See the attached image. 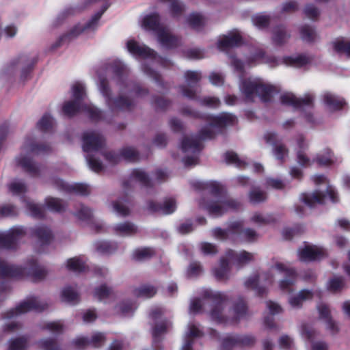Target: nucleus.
I'll return each instance as SVG.
<instances>
[{
	"instance_id": "8",
	"label": "nucleus",
	"mask_w": 350,
	"mask_h": 350,
	"mask_svg": "<svg viewBox=\"0 0 350 350\" xmlns=\"http://www.w3.org/2000/svg\"><path fill=\"white\" fill-rule=\"evenodd\" d=\"M49 304L38 297H31L20 303L14 309L10 310L5 314V320L1 325V331L3 334H12L22 328V324L15 321L9 320L18 315L31 310L42 311L46 309Z\"/></svg>"
},
{
	"instance_id": "37",
	"label": "nucleus",
	"mask_w": 350,
	"mask_h": 350,
	"mask_svg": "<svg viewBox=\"0 0 350 350\" xmlns=\"http://www.w3.org/2000/svg\"><path fill=\"white\" fill-rule=\"evenodd\" d=\"M290 38V34L283 25L274 27L272 30L271 39L276 45L284 44Z\"/></svg>"
},
{
	"instance_id": "27",
	"label": "nucleus",
	"mask_w": 350,
	"mask_h": 350,
	"mask_svg": "<svg viewBox=\"0 0 350 350\" xmlns=\"http://www.w3.org/2000/svg\"><path fill=\"white\" fill-rule=\"evenodd\" d=\"M111 230L118 237H130L135 235L139 232V228L134 223L126 221L113 224Z\"/></svg>"
},
{
	"instance_id": "35",
	"label": "nucleus",
	"mask_w": 350,
	"mask_h": 350,
	"mask_svg": "<svg viewBox=\"0 0 350 350\" xmlns=\"http://www.w3.org/2000/svg\"><path fill=\"white\" fill-rule=\"evenodd\" d=\"M276 220L277 218L273 214L260 212L254 213L250 217V221L258 226H266L274 223Z\"/></svg>"
},
{
	"instance_id": "24",
	"label": "nucleus",
	"mask_w": 350,
	"mask_h": 350,
	"mask_svg": "<svg viewBox=\"0 0 350 350\" xmlns=\"http://www.w3.org/2000/svg\"><path fill=\"white\" fill-rule=\"evenodd\" d=\"M203 335L202 331L200 329L199 325L189 323L187 330L184 336V341L181 350H192V346L196 341Z\"/></svg>"
},
{
	"instance_id": "43",
	"label": "nucleus",
	"mask_w": 350,
	"mask_h": 350,
	"mask_svg": "<svg viewBox=\"0 0 350 350\" xmlns=\"http://www.w3.org/2000/svg\"><path fill=\"white\" fill-rule=\"evenodd\" d=\"M23 202H25L27 213L31 216L38 219L44 217V210L41 205L29 200L23 199Z\"/></svg>"
},
{
	"instance_id": "31",
	"label": "nucleus",
	"mask_w": 350,
	"mask_h": 350,
	"mask_svg": "<svg viewBox=\"0 0 350 350\" xmlns=\"http://www.w3.org/2000/svg\"><path fill=\"white\" fill-rule=\"evenodd\" d=\"M25 273H28L35 280H41L46 276L47 271L44 267L39 265L36 260H32L26 267L20 268L19 275Z\"/></svg>"
},
{
	"instance_id": "62",
	"label": "nucleus",
	"mask_w": 350,
	"mask_h": 350,
	"mask_svg": "<svg viewBox=\"0 0 350 350\" xmlns=\"http://www.w3.org/2000/svg\"><path fill=\"white\" fill-rule=\"evenodd\" d=\"M237 340V345L239 347H251L256 342L255 338L249 334H235Z\"/></svg>"
},
{
	"instance_id": "2",
	"label": "nucleus",
	"mask_w": 350,
	"mask_h": 350,
	"mask_svg": "<svg viewBox=\"0 0 350 350\" xmlns=\"http://www.w3.org/2000/svg\"><path fill=\"white\" fill-rule=\"evenodd\" d=\"M275 272L283 276V278L279 280L278 285L282 292L288 293L287 301L293 309H300L304 302L312 299L314 293L311 290L304 288L293 293L296 282V271L282 262H276L271 267L268 272H256L250 275L245 280L244 286L255 291L258 296L262 297L267 293V286L273 283Z\"/></svg>"
},
{
	"instance_id": "7",
	"label": "nucleus",
	"mask_w": 350,
	"mask_h": 350,
	"mask_svg": "<svg viewBox=\"0 0 350 350\" xmlns=\"http://www.w3.org/2000/svg\"><path fill=\"white\" fill-rule=\"evenodd\" d=\"M239 89L247 102L254 101L256 97L263 102L270 101L278 92L275 86L258 77L241 79Z\"/></svg>"
},
{
	"instance_id": "36",
	"label": "nucleus",
	"mask_w": 350,
	"mask_h": 350,
	"mask_svg": "<svg viewBox=\"0 0 350 350\" xmlns=\"http://www.w3.org/2000/svg\"><path fill=\"white\" fill-rule=\"evenodd\" d=\"M317 310L320 319L324 321L327 328L333 332H336L338 330L337 326L330 317V311L328 306L326 304H320L317 306Z\"/></svg>"
},
{
	"instance_id": "29",
	"label": "nucleus",
	"mask_w": 350,
	"mask_h": 350,
	"mask_svg": "<svg viewBox=\"0 0 350 350\" xmlns=\"http://www.w3.org/2000/svg\"><path fill=\"white\" fill-rule=\"evenodd\" d=\"M226 254L230 261L239 267H242L254 260V254L245 250L236 252L230 250Z\"/></svg>"
},
{
	"instance_id": "10",
	"label": "nucleus",
	"mask_w": 350,
	"mask_h": 350,
	"mask_svg": "<svg viewBox=\"0 0 350 350\" xmlns=\"http://www.w3.org/2000/svg\"><path fill=\"white\" fill-rule=\"evenodd\" d=\"M315 184H323L324 188L316 190L312 193H304L300 195V203L312 208L316 204H321L325 202L327 199H330L333 202H337V194L334 189L328 185L325 177L323 175H315L312 178Z\"/></svg>"
},
{
	"instance_id": "14",
	"label": "nucleus",
	"mask_w": 350,
	"mask_h": 350,
	"mask_svg": "<svg viewBox=\"0 0 350 350\" xmlns=\"http://www.w3.org/2000/svg\"><path fill=\"white\" fill-rule=\"evenodd\" d=\"M126 47L133 55L146 61H150L154 64L167 66L170 64L168 60L157 55L154 51L144 44H139L134 39H129L126 42Z\"/></svg>"
},
{
	"instance_id": "4",
	"label": "nucleus",
	"mask_w": 350,
	"mask_h": 350,
	"mask_svg": "<svg viewBox=\"0 0 350 350\" xmlns=\"http://www.w3.org/2000/svg\"><path fill=\"white\" fill-rule=\"evenodd\" d=\"M200 295L202 298L211 299L217 304L210 312L211 319L216 322H238L245 318L249 314L247 304L242 298H239L235 301L232 308L226 310L224 308V304L229 300L227 293L204 288Z\"/></svg>"
},
{
	"instance_id": "50",
	"label": "nucleus",
	"mask_w": 350,
	"mask_h": 350,
	"mask_svg": "<svg viewBox=\"0 0 350 350\" xmlns=\"http://www.w3.org/2000/svg\"><path fill=\"white\" fill-rule=\"evenodd\" d=\"M94 296L100 301H105L113 295V291L111 288L105 284H101L94 289Z\"/></svg>"
},
{
	"instance_id": "40",
	"label": "nucleus",
	"mask_w": 350,
	"mask_h": 350,
	"mask_svg": "<svg viewBox=\"0 0 350 350\" xmlns=\"http://www.w3.org/2000/svg\"><path fill=\"white\" fill-rule=\"evenodd\" d=\"M187 23L192 29L200 31L205 26L206 21L202 14L193 13L187 18Z\"/></svg>"
},
{
	"instance_id": "38",
	"label": "nucleus",
	"mask_w": 350,
	"mask_h": 350,
	"mask_svg": "<svg viewBox=\"0 0 350 350\" xmlns=\"http://www.w3.org/2000/svg\"><path fill=\"white\" fill-rule=\"evenodd\" d=\"M319 165L328 166L338 162L337 158L329 149H325L314 158Z\"/></svg>"
},
{
	"instance_id": "51",
	"label": "nucleus",
	"mask_w": 350,
	"mask_h": 350,
	"mask_svg": "<svg viewBox=\"0 0 350 350\" xmlns=\"http://www.w3.org/2000/svg\"><path fill=\"white\" fill-rule=\"evenodd\" d=\"M46 207L53 212H62L65 209V204L59 198L48 197L45 200Z\"/></svg>"
},
{
	"instance_id": "13",
	"label": "nucleus",
	"mask_w": 350,
	"mask_h": 350,
	"mask_svg": "<svg viewBox=\"0 0 350 350\" xmlns=\"http://www.w3.org/2000/svg\"><path fill=\"white\" fill-rule=\"evenodd\" d=\"M108 7L109 5H103L101 10L95 13L89 21L83 23L75 25L66 34L59 38L55 46L58 47L62 42L75 38L81 33L89 34L94 32L99 27L100 18Z\"/></svg>"
},
{
	"instance_id": "33",
	"label": "nucleus",
	"mask_w": 350,
	"mask_h": 350,
	"mask_svg": "<svg viewBox=\"0 0 350 350\" xmlns=\"http://www.w3.org/2000/svg\"><path fill=\"white\" fill-rule=\"evenodd\" d=\"M141 25L146 30L153 31L156 35L160 29L165 28L160 23L159 15L157 13L146 15L142 21Z\"/></svg>"
},
{
	"instance_id": "46",
	"label": "nucleus",
	"mask_w": 350,
	"mask_h": 350,
	"mask_svg": "<svg viewBox=\"0 0 350 350\" xmlns=\"http://www.w3.org/2000/svg\"><path fill=\"white\" fill-rule=\"evenodd\" d=\"M161 2L168 3L170 13L174 17H179L185 11V5L179 0H160Z\"/></svg>"
},
{
	"instance_id": "28",
	"label": "nucleus",
	"mask_w": 350,
	"mask_h": 350,
	"mask_svg": "<svg viewBox=\"0 0 350 350\" xmlns=\"http://www.w3.org/2000/svg\"><path fill=\"white\" fill-rule=\"evenodd\" d=\"M176 208V200L172 198L165 199L162 204L152 201L148 204V209L150 211L162 215L171 214L175 211Z\"/></svg>"
},
{
	"instance_id": "45",
	"label": "nucleus",
	"mask_w": 350,
	"mask_h": 350,
	"mask_svg": "<svg viewBox=\"0 0 350 350\" xmlns=\"http://www.w3.org/2000/svg\"><path fill=\"white\" fill-rule=\"evenodd\" d=\"M157 293V289L154 286L150 284L142 285L133 291V294L138 297L150 298L153 297Z\"/></svg>"
},
{
	"instance_id": "41",
	"label": "nucleus",
	"mask_w": 350,
	"mask_h": 350,
	"mask_svg": "<svg viewBox=\"0 0 350 350\" xmlns=\"http://www.w3.org/2000/svg\"><path fill=\"white\" fill-rule=\"evenodd\" d=\"M326 287L332 293H339L345 287V278L342 276L335 275L327 281Z\"/></svg>"
},
{
	"instance_id": "16",
	"label": "nucleus",
	"mask_w": 350,
	"mask_h": 350,
	"mask_svg": "<svg viewBox=\"0 0 350 350\" xmlns=\"http://www.w3.org/2000/svg\"><path fill=\"white\" fill-rule=\"evenodd\" d=\"M314 98V97L311 93L305 94L302 98H297L292 93H286L280 97L282 104L301 109L312 108L313 107Z\"/></svg>"
},
{
	"instance_id": "26",
	"label": "nucleus",
	"mask_w": 350,
	"mask_h": 350,
	"mask_svg": "<svg viewBox=\"0 0 350 350\" xmlns=\"http://www.w3.org/2000/svg\"><path fill=\"white\" fill-rule=\"evenodd\" d=\"M301 336L311 343V350H328L327 343L321 340H314L317 331L308 325H303L301 329Z\"/></svg>"
},
{
	"instance_id": "21",
	"label": "nucleus",
	"mask_w": 350,
	"mask_h": 350,
	"mask_svg": "<svg viewBox=\"0 0 350 350\" xmlns=\"http://www.w3.org/2000/svg\"><path fill=\"white\" fill-rule=\"evenodd\" d=\"M34 64L35 61L33 58L26 55H23L13 59L10 63L5 72L12 74L16 70H20L22 72V75L24 76L31 69Z\"/></svg>"
},
{
	"instance_id": "17",
	"label": "nucleus",
	"mask_w": 350,
	"mask_h": 350,
	"mask_svg": "<svg viewBox=\"0 0 350 350\" xmlns=\"http://www.w3.org/2000/svg\"><path fill=\"white\" fill-rule=\"evenodd\" d=\"M102 154L105 159L111 165L118 163L122 159L128 161H135L139 159V153L133 147L122 148L120 154L111 150L102 152Z\"/></svg>"
},
{
	"instance_id": "20",
	"label": "nucleus",
	"mask_w": 350,
	"mask_h": 350,
	"mask_svg": "<svg viewBox=\"0 0 350 350\" xmlns=\"http://www.w3.org/2000/svg\"><path fill=\"white\" fill-rule=\"evenodd\" d=\"M298 258L303 262L321 260L326 256L325 250L317 245H306L298 250Z\"/></svg>"
},
{
	"instance_id": "63",
	"label": "nucleus",
	"mask_w": 350,
	"mask_h": 350,
	"mask_svg": "<svg viewBox=\"0 0 350 350\" xmlns=\"http://www.w3.org/2000/svg\"><path fill=\"white\" fill-rule=\"evenodd\" d=\"M38 344L42 350H62L56 340L53 338L42 339L39 341Z\"/></svg>"
},
{
	"instance_id": "18",
	"label": "nucleus",
	"mask_w": 350,
	"mask_h": 350,
	"mask_svg": "<svg viewBox=\"0 0 350 350\" xmlns=\"http://www.w3.org/2000/svg\"><path fill=\"white\" fill-rule=\"evenodd\" d=\"M25 234L22 226H15L7 232H0V249L13 248Z\"/></svg>"
},
{
	"instance_id": "5",
	"label": "nucleus",
	"mask_w": 350,
	"mask_h": 350,
	"mask_svg": "<svg viewBox=\"0 0 350 350\" xmlns=\"http://www.w3.org/2000/svg\"><path fill=\"white\" fill-rule=\"evenodd\" d=\"M191 185L196 189L206 191L216 196L219 195L215 200H212L208 203L205 202L204 200H202L199 202L200 206L207 211L213 217L221 216L228 212L237 210L241 206V202L237 200L221 196L222 187L215 181L195 180L191 183Z\"/></svg>"
},
{
	"instance_id": "6",
	"label": "nucleus",
	"mask_w": 350,
	"mask_h": 350,
	"mask_svg": "<svg viewBox=\"0 0 350 350\" xmlns=\"http://www.w3.org/2000/svg\"><path fill=\"white\" fill-rule=\"evenodd\" d=\"M49 145L40 144L33 135L25 138L20 154L16 157V164L31 176H38L42 171L41 166L35 163L31 155L40 154L47 152Z\"/></svg>"
},
{
	"instance_id": "57",
	"label": "nucleus",
	"mask_w": 350,
	"mask_h": 350,
	"mask_svg": "<svg viewBox=\"0 0 350 350\" xmlns=\"http://www.w3.org/2000/svg\"><path fill=\"white\" fill-rule=\"evenodd\" d=\"M27 342L28 338L26 336L12 338L8 350H24L27 347Z\"/></svg>"
},
{
	"instance_id": "3",
	"label": "nucleus",
	"mask_w": 350,
	"mask_h": 350,
	"mask_svg": "<svg viewBox=\"0 0 350 350\" xmlns=\"http://www.w3.org/2000/svg\"><path fill=\"white\" fill-rule=\"evenodd\" d=\"M208 124L199 133V136H185L182 141L181 148L184 156L183 161L185 165H196L198 160L200 152L202 149V140L213 138L221 132V129L232 125L236 122V117L231 113H222L217 116H208Z\"/></svg>"
},
{
	"instance_id": "59",
	"label": "nucleus",
	"mask_w": 350,
	"mask_h": 350,
	"mask_svg": "<svg viewBox=\"0 0 350 350\" xmlns=\"http://www.w3.org/2000/svg\"><path fill=\"white\" fill-rule=\"evenodd\" d=\"M301 38L306 42H312L316 40L317 34L314 28L310 25H304L300 28Z\"/></svg>"
},
{
	"instance_id": "1",
	"label": "nucleus",
	"mask_w": 350,
	"mask_h": 350,
	"mask_svg": "<svg viewBox=\"0 0 350 350\" xmlns=\"http://www.w3.org/2000/svg\"><path fill=\"white\" fill-rule=\"evenodd\" d=\"M110 68L115 75L113 80L118 88L117 96L112 94L109 81L103 73L105 70L100 69L96 72V86L107 108L106 111H103L94 105L83 103L86 96L85 85L77 81L71 87L72 98L64 103V113L68 116H72L78 112L83 111L92 120L111 123L113 118L119 112L132 109L135 105V97L142 98L148 94L146 89L126 78L128 68L121 60H113L110 64Z\"/></svg>"
},
{
	"instance_id": "47",
	"label": "nucleus",
	"mask_w": 350,
	"mask_h": 350,
	"mask_svg": "<svg viewBox=\"0 0 350 350\" xmlns=\"http://www.w3.org/2000/svg\"><path fill=\"white\" fill-rule=\"evenodd\" d=\"M250 202L252 204H259L267 200V193L258 187H253L248 194Z\"/></svg>"
},
{
	"instance_id": "49",
	"label": "nucleus",
	"mask_w": 350,
	"mask_h": 350,
	"mask_svg": "<svg viewBox=\"0 0 350 350\" xmlns=\"http://www.w3.org/2000/svg\"><path fill=\"white\" fill-rule=\"evenodd\" d=\"M237 340L235 334H226L220 338L221 350H232L237 347Z\"/></svg>"
},
{
	"instance_id": "64",
	"label": "nucleus",
	"mask_w": 350,
	"mask_h": 350,
	"mask_svg": "<svg viewBox=\"0 0 350 350\" xmlns=\"http://www.w3.org/2000/svg\"><path fill=\"white\" fill-rule=\"evenodd\" d=\"M54 123L53 118L51 116L46 114L38 122L37 126L41 131H47L53 126Z\"/></svg>"
},
{
	"instance_id": "19",
	"label": "nucleus",
	"mask_w": 350,
	"mask_h": 350,
	"mask_svg": "<svg viewBox=\"0 0 350 350\" xmlns=\"http://www.w3.org/2000/svg\"><path fill=\"white\" fill-rule=\"evenodd\" d=\"M51 184L60 191L72 192L81 196H88L91 191L90 186L87 184L77 183L68 184L57 178H53L51 180Z\"/></svg>"
},
{
	"instance_id": "9",
	"label": "nucleus",
	"mask_w": 350,
	"mask_h": 350,
	"mask_svg": "<svg viewBox=\"0 0 350 350\" xmlns=\"http://www.w3.org/2000/svg\"><path fill=\"white\" fill-rule=\"evenodd\" d=\"M312 57L306 54H297L291 56H285L282 59H279L273 55H265L260 49L257 50L254 54L248 58V64L256 65L258 64H265L270 67H275L280 64L300 68L310 64L312 62Z\"/></svg>"
},
{
	"instance_id": "11",
	"label": "nucleus",
	"mask_w": 350,
	"mask_h": 350,
	"mask_svg": "<svg viewBox=\"0 0 350 350\" xmlns=\"http://www.w3.org/2000/svg\"><path fill=\"white\" fill-rule=\"evenodd\" d=\"M105 144L103 136L98 132L87 131L83 135V150L87 152L86 160L90 168L99 172L103 169V163L90 153L97 152L103 148Z\"/></svg>"
},
{
	"instance_id": "52",
	"label": "nucleus",
	"mask_w": 350,
	"mask_h": 350,
	"mask_svg": "<svg viewBox=\"0 0 350 350\" xmlns=\"http://www.w3.org/2000/svg\"><path fill=\"white\" fill-rule=\"evenodd\" d=\"M226 162L228 164L233 165L239 168H245L248 166V163L244 160H241L238 155L233 152H228L225 154Z\"/></svg>"
},
{
	"instance_id": "22",
	"label": "nucleus",
	"mask_w": 350,
	"mask_h": 350,
	"mask_svg": "<svg viewBox=\"0 0 350 350\" xmlns=\"http://www.w3.org/2000/svg\"><path fill=\"white\" fill-rule=\"evenodd\" d=\"M32 236L40 246H47L51 243L54 236L50 228L45 225H38L31 229Z\"/></svg>"
},
{
	"instance_id": "61",
	"label": "nucleus",
	"mask_w": 350,
	"mask_h": 350,
	"mask_svg": "<svg viewBox=\"0 0 350 350\" xmlns=\"http://www.w3.org/2000/svg\"><path fill=\"white\" fill-rule=\"evenodd\" d=\"M136 308L134 304L130 301H123L120 302L116 308L118 313L124 315L129 314Z\"/></svg>"
},
{
	"instance_id": "25",
	"label": "nucleus",
	"mask_w": 350,
	"mask_h": 350,
	"mask_svg": "<svg viewBox=\"0 0 350 350\" xmlns=\"http://www.w3.org/2000/svg\"><path fill=\"white\" fill-rule=\"evenodd\" d=\"M157 38L161 46L166 49H174L180 44V38L167 27L160 29Z\"/></svg>"
},
{
	"instance_id": "23",
	"label": "nucleus",
	"mask_w": 350,
	"mask_h": 350,
	"mask_svg": "<svg viewBox=\"0 0 350 350\" xmlns=\"http://www.w3.org/2000/svg\"><path fill=\"white\" fill-rule=\"evenodd\" d=\"M242 36L240 32L236 29L226 35L220 36L217 41V46L220 50L225 51L230 48L239 46L242 44Z\"/></svg>"
},
{
	"instance_id": "32",
	"label": "nucleus",
	"mask_w": 350,
	"mask_h": 350,
	"mask_svg": "<svg viewBox=\"0 0 350 350\" xmlns=\"http://www.w3.org/2000/svg\"><path fill=\"white\" fill-rule=\"evenodd\" d=\"M230 260L227 256L221 257L217 265L213 268L214 277L219 281H226L230 278Z\"/></svg>"
},
{
	"instance_id": "55",
	"label": "nucleus",
	"mask_w": 350,
	"mask_h": 350,
	"mask_svg": "<svg viewBox=\"0 0 350 350\" xmlns=\"http://www.w3.org/2000/svg\"><path fill=\"white\" fill-rule=\"evenodd\" d=\"M73 214L81 220H86L92 216L93 212L89 207L84 204H79L77 206Z\"/></svg>"
},
{
	"instance_id": "39",
	"label": "nucleus",
	"mask_w": 350,
	"mask_h": 350,
	"mask_svg": "<svg viewBox=\"0 0 350 350\" xmlns=\"http://www.w3.org/2000/svg\"><path fill=\"white\" fill-rule=\"evenodd\" d=\"M61 299L64 302L74 305L79 302V297L75 289L66 286L62 290Z\"/></svg>"
},
{
	"instance_id": "53",
	"label": "nucleus",
	"mask_w": 350,
	"mask_h": 350,
	"mask_svg": "<svg viewBox=\"0 0 350 350\" xmlns=\"http://www.w3.org/2000/svg\"><path fill=\"white\" fill-rule=\"evenodd\" d=\"M334 47L338 53L350 58V40H337L334 43Z\"/></svg>"
},
{
	"instance_id": "60",
	"label": "nucleus",
	"mask_w": 350,
	"mask_h": 350,
	"mask_svg": "<svg viewBox=\"0 0 350 350\" xmlns=\"http://www.w3.org/2000/svg\"><path fill=\"white\" fill-rule=\"evenodd\" d=\"M252 21L256 27L259 29L267 27L271 21V18L269 15L265 14H259L254 16L252 18Z\"/></svg>"
},
{
	"instance_id": "54",
	"label": "nucleus",
	"mask_w": 350,
	"mask_h": 350,
	"mask_svg": "<svg viewBox=\"0 0 350 350\" xmlns=\"http://www.w3.org/2000/svg\"><path fill=\"white\" fill-rule=\"evenodd\" d=\"M126 200L122 199L113 201L111 204L112 210L116 214L122 217H126L130 215V209L125 204Z\"/></svg>"
},
{
	"instance_id": "56",
	"label": "nucleus",
	"mask_w": 350,
	"mask_h": 350,
	"mask_svg": "<svg viewBox=\"0 0 350 350\" xmlns=\"http://www.w3.org/2000/svg\"><path fill=\"white\" fill-rule=\"evenodd\" d=\"M154 254L152 249L144 247L135 250L133 253V258L136 260H145L152 257Z\"/></svg>"
},
{
	"instance_id": "15",
	"label": "nucleus",
	"mask_w": 350,
	"mask_h": 350,
	"mask_svg": "<svg viewBox=\"0 0 350 350\" xmlns=\"http://www.w3.org/2000/svg\"><path fill=\"white\" fill-rule=\"evenodd\" d=\"M186 84L180 87L182 94L190 99H196L198 90L196 85L201 79L199 71L187 70L185 72Z\"/></svg>"
},
{
	"instance_id": "30",
	"label": "nucleus",
	"mask_w": 350,
	"mask_h": 350,
	"mask_svg": "<svg viewBox=\"0 0 350 350\" xmlns=\"http://www.w3.org/2000/svg\"><path fill=\"white\" fill-rule=\"evenodd\" d=\"M134 182L139 183L142 186L146 187L152 185V180L147 173L141 169H135L132 172L129 180L124 183V188L133 187Z\"/></svg>"
},
{
	"instance_id": "48",
	"label": "nucleus",
	"mask_w": 350,
	"mask_h": 350,
	"mask_svg": "<svg viewBox=\"0 0 350 350\" xmlns=\"http://www.w3.org/2000/svg\"><path fill=\"white\" fill-rule=\"evenodd\" d=\"M20 269L10 266L5 261L0 258V278L15 277L19 275Z\"/></svg>"
},
{
	"instance_id": "58",
	"label": "nucleus",
	"mask_w": 350,
	"mask_h": 350,
	"mask_svg": "<svg viewBox=\"0 0 350 350\" xmlns=\"http://www.w3.org/2000/svg\"><path fill=\"white\" fill-rule=\"evenodd\" d=\"M9 190L14 195H21L27 191V186L21 180H14L9 185Z\"/></svg>"
},
{
	"instance_id": "44",
	"label": "nucleus",
	"mask_w": 350,
	"mask_h": 350,
	"mask_svg": "<svg viewBox=\"0 0 350 350\" xmlns=\"http://www.w3.org/2000/svg\"><path fill=\"white\" fill-rule=\"evenodd\" d=\"M95 249L101 254H110L118 249V244L114 242L100 241L94 243Z\"/></svg>"
},
{
	"instance_id": "12",
	"label": "nucleus",
	"mask_w": 350,
	"mask_h": 350,
	"mask_svg": "<svg viewBox=\"0 0 350 350\" xmlns=\"http://www.w3.org/2000/svg\"><path fill=\"white\" fill-rule=\"evenodd\" d=\"M243 224L240 221H232L228 224L227 229L216 228L212 230V235L217 239L225 240L227 239H235L236 236L240 239L247 242H254L259 234L252 228L242 229Z\"/></svg>"
},
{
	"instance_id": "42",
	"label": "nucleus",
	"mask_w": 350,
	"mask_h": 350,
	"mask_svg": "<svg viewBox=\"0 0 350 350\" xmlns=\"http://www.w3.org/2000/svg\"><path fill=\"white\" fill-rule=\"evenodd\" d=\"M66 266L68 270L76 273L83 272L87 267L84 260L81 257H74L68 259Z\"/></svg>"
},
{
	"instance_id": "34",
	"label": "nucleus",
	"mask_w": 350,
	"mask_h": 350,
	"mask_svg": "<svg viewBox=\"0 0 350 350\" xmlns=\"http://www.w3.org/2000/svg\"><path fill=\"white\" fill-rule=\"evenodd\" d=\"M323 99L327 108L332 111L339 110L345 105V102L342 98L331 92L324 93Z\"/></svg>"
}]
</instances>
